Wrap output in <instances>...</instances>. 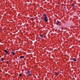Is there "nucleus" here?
Here are the masks:
<instances>
[{"mask_svg": "<svg viewBox=\"0 0 80 80\" xmlns=\"http://www.w3.org/2000/svg\"><path fill=\"white\" fill-rule=\"evenodd\" d=\"M8 62H9L8 61H7V62L6 63H7V64H8Z\"/></svg>", "mask_w": 80, "mask_h": 80, "instance_id": "nucleus-13", "label": "nucleus"}, {"mask_svg": "<svg viewBox=\"0 0 80 80\" xmlns=\"http://www.w3.org/2000/svg\"><path fill=\"white\" fill-rule=\"evenodd\" d=\"M4 51L6 53V54H8V52L6 50H5Z\"/></svg>", "mask_w": 80, "mask_h": 80, "instance_id": "nucleus-2", "label": "nucleus"}, {"mask_svg": "<svg viewBox=\"0 0 80 80\" xmlns=\"http://www.w3.org/2000/svg\"><path fill=\"white\" fill-rule=\"evenodd\" d=\"M44 35L43 34H41L40 35L41 37H43Z\"/></svg>", "mask_w": 80, "mask_h": 80, "instance_id": "nucleus-8", "label": "nucleus"}, {"mask_svg": "<svg viewBox=\"0 0 80 80\" xmlns=\"http://www.w3.org/2000/svg\"><path fill=\"white\" fill-rule=\"evenodd\" d=\"M27 73H30V71H29V70H28L27 71Z\"/></svg>", "mask_w": 80, "mask_h": 80, "instance_id": "nucleus-9", "label": "nucleus"}, {"mask_svg": "<svg viewBox=\"0 0 80 80\" xmlns=\"http://www.w3.org/2000/svg\"><path fill=\"white\" fill-rule=\"evenodd\" d=\"M20 58H25V56H21L19 57Z\"/></svg>", "mask_w": 80, "mask_h": 80, "instance_id": "nucleus-3", "label": "nucleus"}, {"mask_svg": "<svg viewBox=\"0 0 80 80\" xmlns=\"http://www.w3.org/2000/svg\"><path fill=\"white\" fill-rule=\"evenodd\" d=\"M56 25H58L59 24V21H57V22L56 23Z\"/></svg>", "mask_w": 80, "mask_h": 80, "instance_id": "nucleus-4", "label": "nucleus"}, {"mask_svg": "<svg viewBox=\"0 0 80 80\" xmlns=\"http://www.w3.org/2000/svg\"><path fill=\"white\" fill-rule=\"evenodd\" d=\"M28 75H29V76H31V74L29 73V74H28Z\"/></svg>", "mask_w": 80, "mask_h": 80, "instance_id": "nucleus-15", "label": "nucleus"}, {"mask_svg": "<svg viewBox=\"0 0 80 80\" xmlns=\"http://www.w3.org/2000/svg\"><path fill=\"white\" fill-rule=\"evenodd\" d=\"M47 16V15L45 14V13H44L43 14V17H45Z\"/></svg>", "mask_w": 80, "mask_h": 80, "instance_id": "nucleus-5", "label": "nucleus"}, {"mask_svg": "<svg viewBox=\"0 0 80 80\" xmlns=\"http://www.w3.org/2000/svg\"><path fill=\"white\" fill-rule=\"evenodd\" d=\"M19 77H22V74H20L19 75Z\"/></svg>", "mask_w": 80, "mask_h": 80, "instance_id": "nucleus-11", "label": "nucleus"}, {"mask_svg": "<svg viewBox=\"0 0 80 80\" xmlns=\"http://www.w3.org/2000/svg\"><path fill=\"white\" fill-rule=\"evenodd\" d=\"M1 30V29H0V30Z\"/></svg>", "mask_w": 80, "mask_h": 80, "instance_id": "nucleus-17", "label": "nucleus"}, {"mask_svg": "<svg viewBox=\"0 0 80 80\" xmlns=\"http://www.w3.org/2000/svg\"><path fill=\"white\" fill-rule=\"evenodd\" d=\"M12 53L13 55H15V52H12Z\"/></svg>", "mask_w": 80, "mask_h": 80, "instance_id": "nucleus-10", "label": "nucleus"}, {"mask_svg": "<svg viewBox=\"0 0 80 80\" xmlns=\"http://www.w3.org/2000/svg\"><path fill=\"white\" fill-rule=\"evenodd\" d=\"M44 20L46 22H48V18H47V17H45L44 18Z\"/></svg>", "mask_w": 80, "mask_h": 80, "instance_id": "nucleus-1", "label": "nucleus"}, {"mask_svg": "<svg viewBox=\"0 0 80 80\" xmlns=\"http://www.w3.org/2000/svg\"><path fill=\"white\" fill-rule=\"evenodd\" d=\"M73 60L74 62H76V61H77V59H75V58H74L73 59Z\"/></svg>", "mask_w": 80, "mask_h": 80, "instance_id": "nucleus-7", "label": "nucleus"}, {"mask_svg": "<svg viewBox=\"0 0 80 80\" xmlns=\"http://www.w3.org/2000/svg\"><path fill=\"white\" fill-rule=\"evenodd\" d=\"M59 74V73H58V72H55V74L56 75H58Z\"/></svg>", "mask_w": 80, "mask_h": 80, "instance_id": "nucleus-6", "label": "nucleus"}, {"mask_svg": "<svg viewBox=\"0 0 80 80\" xmlns=\"http://www.w3.org/2000/svg\"><path fill=\"white\" fill-rule=\"evenodd\" d=\"M3 60H4L3 58H1V61H3Z\"/></svg>", "mask_w": 80, "mask_h": 80, "instance_id": "nucleus-12", "label": "nucleus"}, {"mask_svg": "<svg viewBox=\"0 0 80 80\" xmlns=\"http://www.w3.org/2000/svg\"><path fill=\"white\" fill-rule=\"evenodd\" d=\"M64 8H66V7H64Z\"/></svg>", "mask_w": 80, "mask_h": 80, "instance_id": "nucleus-16", "label": "nucleus"}, {"mask_svg": "<svg viewBox=\"0 0 80 80\" xmlns=\"http://www.w3.org/2000/svg\"><path fill=\"white\" fill-rule=\"evenodd\" d=\"M72 7H73V6H74V4L73 3V4H72Z\"/></svg>", "mask_w": 80, "mask_h": 80, "instance_id": "nucleus-14", "label": "nucleus"}]
</instances>
